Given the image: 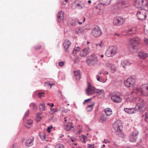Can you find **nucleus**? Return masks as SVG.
Segmentation results:
<instances>
[{"mask_svg": "<svg viewBox=\"0 0 148 148\" xmlns=\"http://www.w3.org/2000/svg\"><path fill=\"white\" fill-rule=\"evenodd\" d=\"M128 46L130 47V51L132 53L137 50V47L140 43V39L137 37L128 39Z\"/></svg>", "mask_w": 148, "mask_h": 148, "instance_id": "obj_1", "label": "nucleus"}, {"mask_svg": "<svg viewBox=\"0 0 148 148\" xmlns=\"http://www.w3.org/2000/svg\"><path fill=\"white\" fill-rule=\"evenodd\" d=\"M134 92L139 96H147L148 95V85L144 84L137 87L134 90Z\"/></svg>", "mask_w": 148, "mask_h": 148, "instance_id": "obj_2", "label": "nucleus"}, {"mask_svg": "<svg viewBox=\"0 0 148 148\" xmlns=\"http://www.w3.org/2000/svg\"><path fill=\"white\" fill-rule=\"evenodd\" d=\"M132 101L136 103L135 107L136 110H139L143 112L146 109V107L144 105V102L143 99L138 97L133 99Z\"/></svg>", "mask_w": 148, "mask_h": 148, "instance_id": "obj_3", "label": "nucleus"}, {"mask_svg": "<svg viewBox=\"0 0 148 148\" xmlns=\"http://www.w3.org/2000/svg\"><path fill=\"white\" fill-rule=\"evenodd\" d=\"M117 52V48L115 46H111L109 47L105 53L106 57H110L113 56Z\"/></svg>", "mask_w": 148, "mask_h": 148, "instance_id": "obj_4", "label": "nucleus"}, {"mask_svg": "<svg viewBox=\"0 0 148 148\" xmlns=\"http://www.w3.org/2000/svg\"><path fill=\"white\" fill-rule=\"evenodd\" d=\"M131 3L129 1H121L116 4V6L119 10L125 9L130 6Z\"/></svg>", "mask_w": 148, "mask_h": 148, "instance_id": "obj_5", "label": "nucleus"}, {"mask_svg": "<svg viewBox=\"0 0 148 148\" xmlns=\"http://www.w3.org/2000/svg\"><path fill=\"white\" fill-rule=\"evenodd\" d=\"M133 5L138 9H141L147 5V0H135Z\"/></svg>", "mask_w": 148, "mask_h": 148, "instance_id": "obj_6", "label": "nucleus"}, {"mask_svg": "<svg viewBox=\"0 0 148 148\" xmlns=\"http://www.w3.org/2000/svg\"><path fill=\"white\" fill-rule=\"evenodd\" d=\"M148 14V11L144 9L140 10L137 12L136 14L138 18L140 20L145 19Z\"/></svg>", "mask_w": 148, "mask_h": 148, "instance_id": "obj_7", "label": "nucleus"}, {"mask_svg": "<svg viewBox=\"0 0 148 148\" xmlns=\"http://www.w3.org/2000/svg\"><path fill=\"white\" fill-rule=\"evenodd\" d=\"M99 62L97 57L95 55H91L89 56L87 60V62L89 66L95 65Z\"/></svg>", "mask_w": 148, "mask_h": 148, "instance_id": "obj_8", "label": "nucleus"}, {"mask_svg": "<svg viewBox=\"0 0 148 148\" xmlns=\"http://www.w3.org/2000/svg\"><path fill=\"white\" fill-rule=\"evenodd\" d=\"M113 127L114 130L117 132H121L123 128L121 122L119 120L116 121L113 123Z\"/></svg>", "mask_w": 148, "mask_h": 148, "instance_id": "obj_9", "label": "nucleus"}, {"mask_svg": "<svg viewBox=\"0 0 148 148\" xmlns=\"http://www.w3.org/2000/svg\"><path fill=\"white\" fill-rule=\"evenodd\" d=\"M136 83L135 79L132 77H129L125 80V85L127 87H131L134 86Z\"/></svg>", "mask_w": 148, "mask_h": 148, "instance_id": "obj_10", "label": "nucleus"}, {"mask_svg": "<svg viewBox=\"0 0 148 148\" xmlns=\"http://www.w3.org/2000/svg\"><path fill=\"white\" fill-rule=\"evenodd\" d=\"M124 23V19L119 16L114 18L113 21V24L114 26H121L123 25Z\"/></svg>", "mask_w": 148, "mask_h": 148, "instance_id": "obj_11", "label": "nucleus"}, {"mask_svg": "<svg viewBox=\"0 0 148 148\" xmlns=\"http://www.w3.org/2000/svg\"><path fill=\"white\" fill-rule=\"evenodd\" d=\"M95 88L92 86L89 82L88 83V87L86 90V92L88 95H90L93 94L95 93Z\"/></svg>", "mask_w": 148, "mask_h": 148, "instance_id": "obj_12", "label": "nucleus"}, {"mask_svg": "<svg viewBox=\"0 0 148 148\" xmlns=\"http://www.w3.org/2000/svg\"><path fill=\"white\" fill-rule=\"evenodd\" d=\"M138 132L136 130L134 131L129 136V139L131 142H134L136 141L138 135Z\"/></svg>", "mask_w": 148, "mask_h": 148, "instance_id": "obj_13", "label": "nucleus"}, {"mask_svg": "<svg viewBox=\"0 0 148 148\" xmlns=\"http://www.w3.org/2000/svg\"><path fill=\"white\" fill-rule=\"evenodd\" d=\"M92 35L95 37H99L101 35V32L99 27L98 26H96L94 28L92 31Z\"/></svg>", "mask_w": 148, "mask_h": 148, "instance_id": "obj_14", "label": "nucleus"}, {"mask_svg": "<svg viewBox=\"0 0 148 148\" xmlns=\"http://www.w3.org/2000/svg\"><path fill=\"white\" fill-rule=\"evenodd\" d=\"M34 138L32 136H31L27 138L25 141V145L28 147L32 146L34 143Z\"/></svg>", "mask_w": 148, "mask_h": 148, "instance_id": "obj_15", "label": "nucleus"}, {"mask_svg": "<svg viewBox=\"0 0 148 148\" xmlns=\"http://www.w3.org/2000/svg\"><path fill=\"white\" fill-rule=\"evenodd\" d=\"M101 6L100 4H98L97 6L95 7L93 9L94 12L97 14H101Z\"/></svg>", "mask_w": 148, "mask_h": 148, "instance_id": "obj_16", "label": "nucleus"}, {"mask_svg": "<svg viewBox=\"0 0 148 148\" xmlns=\"http://www.w3.org/2000/svg\"><path fill=\"white\" fill-rule=\"evenodd\" d=\"M83 129L82 126H78L74 128L73 130V132L76 134H80L82 132Z\"/></svg>", "mask_w": 148, "mask_h": 148, "instance_id": "obj_17", "label": "nucleus"}, {"mask_svg": "<svg viewBox=\"0 0 148 148\" xmlns=\"http://www.w3.org/2000/svg\"><path fill=\"white\" fill-rule=\"evenodd\" d=\"M111 99L112 101L116 103H119L121 102V98L119 96L114 95L111 97Z\"/></svg>", "mask_w": 148, "mask_h": 148, "instance_id": "obj_18", "label": "nucleus"}, {"mask_svg": "<svg viewBox=\"0 0 148 148\" xmlns=\"http://www.w3.org/2000/svg\"><path fill=\"white\" fill-rule=\"evenodd\" d=\"M121 64L123 68H126L128 66L131 65V63L128 60H124L121 61Z\"/></svg>", "mask_w": 148, "mask_h": 148, "instance_id": "obj_19", "label": "nucleus"}, {"mask_svg": "<svg viewBox=\"0 0 148 148\" xmlns=\"http://www.w3.org/2000/svg\"><path fill=\"white\" fill-rule=\"evenodd\" d=\"M99 4L107 6L109 5L111 3L110 0H98Z\"/></svg>", "mask_w": 148, "mask_h": 148, "instance_id": "obj_20", "label": "nucleus"}, {"mask_svg": "<svg viewBox=\"0 0 148 148\" xmlns=\"http://www.w3.org/2000/svg\"><path fill=\"white\" fill-rule=\"evenodd\" d=\"M57 18L59 22H61L63 20L64 13L62 11H61L59 12L57 15Z\"/></svg>", "mask_w": 148, "mask_h": 148, "instance_id": "obj_21", "label": "nucleus"}, {"mask_svg": "<svg viewBox=\"0 0 148 148\" xmlns=\"http://www.w3.org/2000/svg\"><path fill=\"white\" fill-rule=\"evenodd\" d=\"M106 66L109 69L111 70V72L112 73H114L116 71V67L114 64L107 63Z\"/></svg>", "mask_w": 148, "mask_h": 148, "instance_id": "obj_22", "label": "nucleus"}, {"mask_svg": "<svg viewBox=\"0 0 148 148\" xmlns=\"http://www.w3.org/2000/svg\"><path fill=\"white\" fill-rule=\"evenodd\" d=\"M71 44V42L69 40L66 39L65 40L64 42L63 43V45L64 46V49L66 51V50L67 49L70 47Z\"/></svg>", "mask_w": 148, "mask_h": 148, "instance_id": "obj_23", "label": "nucleus"}, {"mask_svg": "<svg viewBox=\"0 0 148 148\" xmlns=\"http://www.w3.org/2000/svg\"><path fill=\"white\" fill-rule=\"evenodd\" d=\"M89 52V49L85 48L81 52L80 55L82 57H85L88 54Z\"/></svg>", "mask_w": 148, "mask_h": 148, "instance_id": "obj_24", "label": "nucleus"}, {"mask_svg": "<svg viewBox=\"0 0 148 148\" xmlns=\"http://www.w3.org/2000/svg\"><path fill=\"white\" fill-rule=\"evenodd\" d=\"M86 8V6L84 3L81 1L78 2L77 9L82 10Z\"/></svg>", "mask_w": 148, "mask_h": 148, "instance_id": "obj_25", "label": "nucleus"}, {"mask_svg": "<svg viewBox=\"0 0 148 148\" xmlns=\"http://www.w3.org/2000/svg\"><path fill=\"white\" fill-rule=\"evenodd\" d=\"M137 32V29L135 27H131L129 28L128 31V34H134Z\"/></svg>", "mask_w": 148, "mask_h": 148, "instance_id": "obj_26", "label": "nucleus"}, {"mask_svg": "<svg viewBox=\"0 0 148 148\" xmlns=\"http://www.w3.org/2000/svg\"><path fill=\"white\" fill-rule=\"evenodd\" d=\"M138 55L141 59H145L148 57V53L141 51L138 53Z\"/></svg>", "mask_w": 148, "mask_h": 148, "instance_id": "obj_27", "label": "nucleus"}, {"mask_svg": "<svg viewBox=\"0 0 148 148\" xmlns=\"http://www.w3.org/2000/svg\"><path fill=\"white\" fill-rule=\"evenodd\" d=\"M95 105V103L94 102H92L90 103L88 105L86 108V110L88 112H90L91 111L93 108V107Z\"/></svg>", "mask_w": 148, "mask_h": 148, "instance_id": "obj_28", "label": "nucleus"}, {"mask_svg": "<svg viewBox=\"0 0 148 148\" xmlns=\"http://www.w3.org/2000/svg\"><path fill=\"white\" fill-rule=\"evenodd\" d=\"M135 109L134 108H127L124 109V110L127 113L129 114H132L135 112Z\"/></svg>", "mask_w": 148, "mask_h": 148, "instance_id": "obj_29", "label": "nucleus"}, {"mask_svg": "<svg viewBox=\"0 0 148 148\" xmlns=\"http://www.w3.org/2000/svg\"><path fill=\"white\" fill-rule=\"evenodd\" d=\"M74 127L73 126V124L71 122H70L65 127V130L67 131L70 130L72 128H73Z\"/></svg>", "mask_w": 148, "mask_h": 148, "instance_id": "obj_30", "label": "nucleus"}, {"mask_svg": "<svg viewBox=\"0 0 148 148\" xmlns=\"http://www.w3.org/2000/svg\"><path fill=\"white\" fill-rule=\"evenodd\" d=\"M75 76L77 80H79L81 78V75L79 71L74 72Z\"/></svg>", "mask_w": 148, "mask_h": 148, "instance_id": "obj_31", "label": "nucleus"}, {"mask_svg": "<svg viewBox=\"0 0 148 148\" xmlns=\"http://www.w3.org/2000/svg\"><path fill=\"white\" fill-rule=\"evenodd\" d=\"M108 119L107 117L103 115L101 116L99 119V121L101 123L105 122Z\"/></svg>", "mask_w": 148, "mask_h": 148, "instance_id": "obj_32", "label": "nucleus"}, {"mask_svg": "<svg viewBox=\"0 0 148 148\" xmlns=\"http://www.w3.org/2000/svg\"><path fill=\"white\" fill-rule=\"evenodd\" d=\"M33 121L31 119L28 120L27 121V123L25 125V127L28 128H30L32 126Z\"/></svg>", "mask_w": 148, "mask_h": 148, "instance_id": "obj_33", "label": "nucleus"}, {"mask_svg": "<svg viewBox=\"0 0 148 148\" xmlns=\"http://www.w3.org/2000/svg\"><path fill=\"white\" fill-rule=\"evenodd\" d=\"M104 112L107 116H109L112 114V111L111 109L107 108L104 110Z\"/></svg>", "mask_w": 148, "mask_h": 148, "instance_id": "obj_34", "label": "nucleus"}, {"mask_svg": "<svg viewBox=\"0 0 148 148\" xmlns=\"http://www.w3.org/2000/svg\"><path fill=\"white\" fill-rule=\"evenodd\" d=\"M39 109L41 111H44L45 110V104L42 102L40 103L39 106Z\"/></svg>", "mask_w": 148, "mask_h": 148, "instance_id": "obj_35", "label": "nucleus"}, {"mask_svg": "<svg viewBox=\"0 0 148 148\" xmlns=\"http://www.w3.org/2000/svg\"><path fill=\"white\" fill-rule=\"evenodd\" d=\"M142 118L146 122L148 123V112H145L142 116Z\"/></svg>", "mask_w": 148, "mask_h": 148, "instance_id": "obj_36", "label": "nucleus"}, {"mask_svg": "<svg viewBox=\"0 0 148 148\" xmlns=\"http://www.w3.org/2000/svg\"><path fill=\"white\" fill-rule=\"evenodd\" d=\"M77 3L78 2L76 1L73 2L71 5V8L73 9H75L76 8L77 9Z\"/></svg>", "mask_w": 148, "mask_h": 148, "instance_id": "obj_37", "label": "nucleus"}, {"mask_svg": "<svg viewBox=\"0 0 148 148\" xmlns=\"http://www.w3.org/2000/svg\"><path fill=\"white\" fill-rule=\"evenodd\" d=\"M43 117L41 113H38L37 114L36 116V120L38 121H40V119Z\"/></svg>", "mask_w": 148, "mask_h": 148, "instance_id": "obj_38", "label": "nucleus"}, {"mask_svg": "<svg viewBox=\"0 0 148 148\" xmlns=\"http://www.w3.org/2000/svg\"><path fill=\"white\" fill-rule=\"evenodd\" d=\"M80 50V48L78 47H75L74 49L73 52V53L74 55H75L77 52H78Z\"/></svg>", "mask_w": 148, "mask_h": 148, "instance_id": "obj_39", "label": "nucleus"}, {"mask_svg": "<svg viewBox=\"0 0 148 148\" xmlns=\"http://www.w3.org/2000/svg\"><path fill=\"white\" fill-rule=\"evenodd\" d=\"M84 29L82 28H81L76 30L75 32L78 34H80L84 32Z\"/></svg>", "mask_w": 148, "mask_h": 148, "instance_id": "obj_40", "label": "nucleus"}, {"mask_svg": "<svg viewBox=\"0 0 148 148\" xmlns=\"http://www.w3.org/2000/svg\"><path fill=\"white\" fill-rule=\"evenodd\" d=\"M144 33L146 34H148V22L144 27Z\"/></svg>", "mask_w": 148, "mask_h": 148, "instance_id": "obj_41", "label": "nucleus"}, {"mask_svg": "<svg viewBox=\"0 0 148 148\" xmlns=\"http://www.w3.org/2000/svg\"><path fill=\"white\" fill-rule=\"evenodd\" d=\"M103 91L102 89L99 90L95 88V92L98 94L99 95H100L103 93Z\"/></svg>", "mask_w": 148, "mask_h": 148, "instance_id": "obj_42", "label": "nucleus"}, {"mask_svg": "<svg viewBox=\"0 0 148 148\" xmlns=\"http://www.w3.org/2000/svg\"><path fill=\"white\" fill-rule=\"evenodd\" d=\"M85 20L84 18L82 17L78 21V22L79 24H81L85 21Z\"/></svg>", "mask_w": 148, "mask_h": 148, "instance_id": "obj_43", "label": "nucleus"}, {"mask_svg": "<svg viewBox=\"0 0 148 148\" xmlns=\"http://www.w3.org/2000/svg\"><path fill=\"white\" fill-rule=\"evenodd\" d=\"M55 147L56 148H64L63 144H60L56 145Z\"/></svg>", "mask_w": 148, "mask_h": 148, "instance_id": "obj_44", "label": "nucleus"}, {"mask_svg": "<svg viewBox=\"0 0 148 148\" xmlns=\"http://www.w3.org/2000/svg\"><path fill=\"white\" fill-rule=\"evenodd\" d=\"M51 111L49 113L50 114H53L55 112L57 111V110L56 108H51Z\"/></svg>", "mask_w": 148, "mask_h": 148, "instance_id": "obj_45", "label": "nucleus"}, {"mask_svg": "<svg viewBox=\"0 0 148 148\" xmlns=\"http://www.w3.org/2000/svg\"><path fill=\"white\" fill-rule=\"evenodd\" d=\"M37 95L39 98H41L44 96V92H39Z\"/></svg>", "mask_w": 148, "mask_h": 148, "instance_id": "obj_46", "label": "nucleus"}, {"mask_svg": "<svg viewBox=\"0 0 148 148\" xmlns=\"http://www.w3.org/2000/svg\"><path fill=\"white\" fill-rule=\"evenodd\" d=\"M69 0H61V3L63 5H66L69 2Z\"/></svg>", "mask_w": 148, "mask_h": 148, "instance_id": "obj_47", "label": "nucleus"}, {"mask_svg": "<svg viewBox=\"0 0 148 148\" xmlns=\"http://www.w3.org/2000/svg\"><path fill=\"white\" fill-rule=\"evenodd\" d=\"M45 84L47 85V86H50V88H51V86L52 85H54V83H50L49 82H45Z\"/></svg>", "mask_w": 148, "mask_h": 148, "instance_id": "obj_48", "label": "nucleus"}, {"mask_svg": "<svg viewBox=\"0 0 148 148\" xmlns=\"http://www.w3.org/2000/svg\"><path fill=\"white\" fill-rule=\"evenodd\" d=\"M31 105L32 106V107L35 110H36L37 109V106L34 103H32Z\"/></svg>", "mask_w": 148, "mask_h": 148, "instance_id": "obj_49", "label": "nucleus"}, {"mask_svg": "<svg viewBox=\"0 0 148 148\" xmlns=\"http://www.w3.org/2000/svg\"><path fill=\"white\" fill-rule=\"evenodd\" d=\"M41 48V46L40 45H37L34 47V48L36 50H38Z\"/></svg>", "mask_w": 148, "mask_h": 148, "instance_id": "obj_50", "label": "nucleus"}, {"mask_svg": "<svg viewBox=\"0 0 148 148\" xmlns=\"http://www.w3.org/2000/svg\"><path fill=\"white\" fill-rule=\"evenodd\" d=\"M120 133V134H118L119 136L122 137V138H124L125 137V135L124 134L121 133V132Z\"/></svg>", "mask_w": 148, "mask_h": 148, "instance_id": "obj_51", "label": "nucleus"}, {"mask_svg": "<svg viewBox=\"0 0 148 148\" xmlns=\"http://www.w3.org/2000/svg\"><path fill=\"white\" fill-rule=\"evenodd\" d=\"M87 147L88 148H94V145L93 144H88Z\"/></svg>", "mask_w": 148, "mask_h": 148, "instance_id": "obj_52", "label": "nucleus"}, {"mask_svg": "<svg viewBox=\"0 0 148 148\" xmlns=\"http://www.w3.org/2000/svg\"><path fill=\"white\" fill-rule=\"evenodd\" d=\"M64 62L62 61L58 63L59 65L60 66H63L64 65Z\"/></svg>", "mask_w": 148, "mask_h": 148, "instance_id": "obj_53", "label": "nucleus"}, {"mask_svg": "<svg viewBox=\"0 0 148 148\" xmlns=\"http://www.w3.org/2000/svg\"><path fill=\"white\" fill-rule=\"evenodd\" d=\"M53 128V127L52 126L48 127V128L47 129V132H50V130L51 129H52Z\"/></svg>", "mask_w": 148, "mask_h": 148, "instance_id": "obj_54", "label": "nucleus"}, {"mask_svg": "<svg viewBox=\"0 0 148 148\" xmlns=\"http://www.w3.org/2000/svg\"><path fill=\"white\" fill-rule=\"evenodd\" d=\"M91 99V98H89L85 100L83 102V104H85L88 101H90Z\"/></svg>", "mask_w": 148, "mask_h": 148, "instance_id": "obj_55", "label": "nucleus"}, {"mask_svg": "<svg viewBox=\"0 0 148 148\" xmlns=\"http://www.w3.org/2000/svg\"><path fill=\"white\" fill-rule=\"evenodd\" d=\"M87 137L85 136H83V142H84V143H85L86 141V139H87Z\"/></svg>", "mask_w": 148, "mask_h": 148, "instance_id": "obj_56", "label": "nucleus"}, {"mask_svg": "<svg viewBox=\"0 0 148 148\" xmlns=\"http://www.w3.org/2000/svg\"><path fill=\"white\" fill-rule=\"evenodd\" d=\"M144 40L145 42L147 44H148V38H145L144 39Z\"/></svg>", "mask_w": 148, "mask_h": 148, "instance_id": "obj_57", "label": "nucleus"}, {"mask_svg": "<svg viewBox=\"0 0 148 148\" xmlns=\"http://www.w3.org/2000/svg\"><path fill=\"white\" fill-rule=\"evenodd\" d=\"M96 78L97 79V80L99 82H101V80H100V78L99 77V75H97L96 76Z\"/></svg>", "mask_w": 148, "mask_h": 148, "instance_id": "obj_58", "label": "nucleus"}, {"mask_svg": "<svg viewBox=\"0 0 148 148\" xmlns=\"http://www.w3.org/2000/svg\"><path fill=\"white\" fill-rule=\"evenodd\" d=\"M29 110H28L27 112H26L25 114V117H26L28 116L29 114Z\"/></svg>", "mask_w": 148, "mask_h": 148, "instance_id": "obj_59", "label": "nucleus"}, {"mask_svg": "<svg viewBox=\"0 0 148 148\" xmlns=\"http://www.w3.org/2000/svg\"><path fill=\"white\" fill-rule=\"evenodd\" d=\"M113 144L115 147H118L117 144L115 142H113Z\"/></svg>", "mask_w": 148, "mask_h": 148, "instance_id": "obj_60", "label": "nucleus"}, {"mask_svg": "<svg viewBox=\"0 0 148 148\" xmlns=\"http://www.w3.org/2000/svg\"><path fill=\"white\" fill-rule=\"evenodd\" d=\"M102 43V41H101V43L96 44V45L97 46H99L101 47V44Z\"/></svg>", "mask_w": 148, "mask_h": 148, "instance_id": "obj_61", "label": "nucleus"}, {"mask_svg": "<svg viewBox=\"0 0 148 148\" xmlns=\"http://www.w3.org/2000/svg\"><path fill=\"white\" fill-rule=\"evenodd\" d=\"M70 140L71 141L73 142H74L75 140V139L74 138H73L72 137L71 138Z\"/></svg>", "mask_w": 148, "mask_h": 148, "instance_id": "obj_62", "label": "nucleus"}, {"mask_svg": "<svg viewBox=\"0 0 148 148\" xmlns=\"http://www.w3.org/2000/svg\"><path fill=\"white\" fill-rule=\"evenodd\" d=\"M104 142L105 143H106L107 142H109V141H108V140H106V139H104Z\"/></svg>", "mask_w": 148, "mask_h": 148, "instance_id": "obj_63", "label": "nucleus"}, {"mask_svg": "<svg viewBox=\"0 0 148 148\" xmlns=\"http://www.w3.org/2000/svg\"><path fill=\"white\" fill-rule=\"evenodd\" d=\"M114 36H120V34H115L114 35Z\"/></svg>", "mask_w": 148, "mask_h": 148, "instance_id": "obj_64", "label": "nucleus"}]
</instances>
